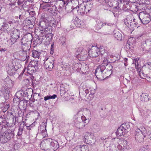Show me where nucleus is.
Here are the masks:
<instances>
[{
  "label": "nucleus",
  "instance_id": "nucleus-1",
  "mask_svg": "<svg viewBox=\"0 0 151 151\" xmlns=\"http://www.w3.org/2000/svg\"><path fill=\"white\" fill-rule=\"evenodd\" d=\"M107 53L104 52L102 55V60L104 63L99 65L96 68L95 74L98 78L103 79L108 76L110 71L112 69V66L110 63L108 64L109 61L107 56Z\"/></svg>",
  "mask_w": 151,
  "mask_h": 151
},
{
  "label": "nucleus",
  "instance_id": "nucleus-2",
  "mask_svg": "<svg viewBox=\"0 0 151 151\" xmlns=\"http://www.w3.org/2000/svg\"><path fill=\"white\" fill-rule=\"evenodd\" d=\"M88 52L82 47H78L75 49V55L79 59L80 58L81 59L84 60L86 59L88 57Z\"/></svg>",
  "mask_w": 151,
  "mask_h": 151
},
{
  "label": "nucleus",
  "instance_id": "nucleus-3",
  "mask_svg": "<svg viewBox=\"0 0 151 151\" xmlns=\"http://www.w3.org/2000/svg\"><path fill=\"white\" fill-rule=\"evenodd\" d=\"M51 139H45L43 140L40 144V147L41 149L47 151H52L50 140Z\"/></svg>",
  "mask_w": 151,
  "mask_h": 151
},
{
  "label": "nucleus",
  "instance_id": "nucleus-4",
  "mask_svg": "<svg viewBox=\"0 0 151 151\" xmlns=\"http://www.w3.org/2000/svg\"><path fill=\"white\" fill-rule=\"evenodd\" d=\"M146 12H142L139 13V17L140 20L144 24H147L149 23L151 20L150 15Z\"/></svg>",
  "mask_w": 151,
  "mask_h": 151
},
{
  "label": "nucleus",
  "instance_id": "nucleus-5",
  "mask_svg": "<svg viewBox=\"0 0 151 151\" xmlns=\"http://www.w3.org/2000/svg\"><path fill=\"white\" fill-rule=\"evenodd\" d=\"M111 141L114 143L111 146V151H120L122 150V147L119 144L120 141L118 138L113 139Z\"/></svg>",
  "mask_w": 151,
  "mask_h": 151
},
{
  "label": "nucleus",
  "instance_id": "nucleus-6",
  "mask_svg": "<svg viewBox=\"0 0 151 151\" xmlns=\"http://www.w3.org/2000/svg\"><path fill=\"white\" fill-rule=\"evenodd\" d=\"M100 49L96 46H92L91 49L88 52V55L91 57H96L100 54Z\"/></svg>",
  "mask_w": 151,
  "mask_h": 151
},
{
  "label": "nucleus",
  "instance_id": "nucleus-7",
  "mask_svg": "<svg viewBox=\"0 0 151 151\" xmlns=\"http://www.w3.org/2000/svg\"><path fill=\"white\" fill-rule=\"evenodd\" d=\"M54 58H47L44 60V64L45 68L49 70H51L53 67Z\"/></svg>",
  "mask_w": 151,
  "mask_h": 151
},
{
  "label": "nucleus",
  "instance_id": "nucleus-8",
  "mask_svg": "<svg viewBox=\"0 0 151 151\" xmlns=\"http://www.w3.org/2000/svg\"><path fill=\"white\" fill-rule=\"evenodd\" d=\"M32 40H28L27 38H22L21 41V45L22 49L23 51H27L30 48V41Z\"/></svg>",
  "mask_w": 151,
  "mask_h": 151
},
{
  "label": "nucleus",
  "instance_id": "nucleus-9",
  "mask_svg": "<svg viewBox=\"0 0 151 151\" xmlns=\"http://www.w3.org/2000/svg\"><path fill=\"white\" fill-rule=\"evenodd\" d=\"M14 23L11 21H9L8 22L5 21L0 27V30L2 29L4 31H7V29H11L13 27Z\"/></svg>",
  "mask_w": 151,
  "mask_h": 151
},
{
  "label": "nucleus",
  "instance_id": "nucleus-10",
  "mask_svg": "<svg viewBox=\"0 0 151 151\" xmlns=\"http://www.w3.org/2000/svg\"><path fill=\"white\" fill-rule=\"evenodd\" d=\"M81 88L85 91V93L86 94L89 93L90 95H93L95 93V90L94 89L90 88L86 84H83L81 86Z\"/></svg>",
  "mask_w": 151,
  "mask_h": 151
},
{
  "label": "nucleus",
  "instance_id": "nucleus-11",
  "mask_svg": "<svg viewBox=\"0 0 151 151\" xmlns=\"http://www.w3.org/2000/svg\"><path fill=\"white\" fill-rule=\"evenodd\" d=\"M84 3H82L79 5L75 9H76L78 12L80 14L83 15L87 14L86 12L85 8Z\"/></svg>",
  "mask_w": 151,
  "mask_h": 151
},
{
  "label": "nucleus",
  "instance_id": "nucleus-12",
  "mask_svg": "<svg viewBox=\"0 0 151 151\" xmlns=\"http://www.w3.org/2000/svg\"><path fill=\"white\" fill-rule=\"evenodd\" d=\"M3 83L8 88H12L14 85V82L9 77H7L4 80Z\"/></svg>",
  "mask_w": 151,
  "mask_h": 151
},
{
  "label": "nucleus",
  "instance_id": "nucleus-13",
  "mask_svg": "<svg viewBox=\"0 0 151 151\" xmlns=\"http://www.w3.org/2000/svg\"><path fill=\"white\" fill-rule=\"evenodd\" d=\"M7 69V73L9 75L12 76L15 73L16 71L15 68L12 63H10L8 65Z\"/></svg>",
  "mask_w": 151,
  "mask_h": 151
},
{
  "label": "nucleus",
  "instance_id": "nucleus-14",
  "mask_svg": "<svg viewBox=\"0 0 151 151\" xmlns=\"http://www.w3.org/2000/svg\"><path fill=\"white\" fill-rule=\"evenodd\" d=\"M147 136L145 134L140 133L139 132H136L135 138L136 140L139 142H142L143 141L144 138Z\"/></svg>",
  "mask_w": 151,
  "mask_h": 151
},
{
  "label": "nucleus",
  "instance_id": "nucleus-15",
  "mask_svg": "<svg viewBox=\"0 0 151 151\" xmlns=\"http://www.w3.org/2000/svg\"><path fill=\"white\" fill-rule=\"evenodd\" d=\"M75 125L79 129H82L85 126L84 122L82 121H81L80 118H78L76 122H75Z\"/></svg>",
  "mask_w": 151,
  "mask_h": 151
},
{
  "label": "nucleus",
  "instance_id": "nucleus-16",
  "mask_svg": "<svg viewBox=\"0 0 151 151\" xmlns=\"http://www.w3.org/2000/svg\"><path fill=\"white\" fill-rule=\"evenodd\" d=\"M51 143V146L52 151L55 150H57L59 147V144L58 143V142L56 140H53L51 139L50 140Z\"/></svg>",
  "mask_w": 151,
  "mask_h": 151
},
{
  "label": "nucleus",
  "instance_id": "nucleus-17",
  "mask_svg": "<svg viewBox=\"0 0 151 151\" xmlns=\"http://www.w3.org/2000/svg\"><path fill=\"white\" fill-rule=\"evenodd\" d=\"M137 127V128L135 130L136 132H139L143 134H147L146 130L143 126H141L138 125Z\"/></svg>",
  "mask_w": 151,
  "mask_h": 151
},
{
  "label": "nucleus",
  "instance_id": "nucleus-18",
  "mask_svg": "<svg viewBox=\"0 0 151 151\" xmlns=\"http://www.w3.org/2000/svg\"><path fill=\"white\" fill-rule=\"evenodd\" d=\"M14 132H11L9 133L8 132H5L4 135V140L5 142H7L8 141L10 140L11 139L12 136L14 135Z\"/></svg>",
  "mask_w": 151,
  "mask_h": 151
},
{
  "label": "nucleus",
  "instance_id": "nucleus-19",
  "mask_svg": "<svg viewBox=\"0 0 151 151\" xmlns=\"http://www.w3.org/2000/svg\"><path fill=\"white\" fill-rule=\"evenodd\" d=\"M135 62H136V61ZM135 65L136 68L139 76L140 78H143V77L144 76V74L142 71L141 70L140 65L138 64L137 62V63H135Z\"/></svg>",
  "mask_w": 151,
  "mask_h": 151
},
{
  "label": "nucleus",
  "instance_id": "nucleus-20",
  "mask_svg": "<svg viewBox=\"0 0 151 151\" xmlns=\"http://www.w3.org/2000/svg\"><path fill=\"white\" fill-rule=\"evenodd\" d=\"M84 5L87 13L89 12L93 7V4L91 2H86L84 3Z\"/></svg>",
  "mask_w": 151,
  "mask_h": 151
},
{
  "label": "nucleus",
  "instance_id": "nucleus-21",
  "mask_svg": "<svg viewBox=\"0 0 151 151\" xmlns=\"http://www.w3.org/2000/svg\"><path fill=\"white\" fill-rule=\"evenodd\" d=\"M74 23L76 27H80L82 26L84 24V23L81 21L78 18L76 17L74 21Z\"/></svg>",
  "mask_w": 151,
  "mask_h": 151
},
{
  "label": "nucleus",
  "instance_id": "nucleus-22",
  "mask_svg": "<svg viewBox=\"0 0 151 151\" xmlns=\"http://www.w3.org/2000/svg\"><path fill=\"white\" fill-rule=\"evenodd\" d=\"M121 126L117 129L116 132V134L118 136H121L125 135L126 133L124 131Z\"/></svg>",
  "mask_w": 151,
  "mask_h": 151
},
{
  "label": "nucleus",
  "instance_id": "nucleus-23",
  "mask_svg": "<svg viewBox=\"0 0 151 151\" xmlns=\"http://www.w3.org/2000/svg\"><path fill=\"white\" fill-rule=\"evenodd\" d=\"M141 100L143 101H147L149 100V96L147 93H143L141 95Z\"/></svg>",
  "mask_w": 151,
  "mask_h": 151
},
{
  "label": "nucleus",
  "instance_id": "nucleus-24",
  "mask_svg": "<svg viewBox=\"0 0 151 151\" xmlns=\"http://www.w3.org/2000/svg\"><path fill=\"white\" fill-rule=\"evenodd\" d=\"M26 70V69L25 68L24 69V71H25ZM35 70V69L34 68L30 66L29 64L26 68V71L27 72L30 74H32Z\"/></svg>",
  "mask_w": 151,
  "mask_h": 151
},
{
  "label": "nucleus",
  "instance_id": "nucleus-25",
  "mask_svg": "<svg viewBox=\"0 0 151 151\" xmlns=\"http://www.w3.org/2000/svg\"><path fill=\"white\" fill-rule=\"evenodd\" d=\"M44 125L45 127L43 126H41L40 127V130L41 131V133L43 136L45 137L47 135V131L46 129V124L44 123Z\"/></svg>",
  "mask_w": 151,
  "mask_h": 151
},
{
  "label": "nucleus",
  "instance_id": "nucleus-26",
  "mask_svg": "<svg viewBox=\"0 0 151 151\" xmlns=\"http://www.w3.org/2000/svg\"><path fill=\"white\" fill-rule=\"evenodd\" d=\"M121 126L123 128V129L124 130V131L126 133L128 131V130L130 127L129 126L128 124L126 123L122 124L121 125Z\"/></svg>",
  "mask_w": 151,
  "mask_h": 151
},
{
  "label": "nucleus",
  "instance_id": "nucleus-27",
  "mask_svg": "<svg viewBox=\"0 0 151 151\" xmlns=\"http://www.w3.org/2000/svg\"><path fill=\"white\" fill-rule=\"evenodd\" d=\"M57 97V96L55 94H53L52 96H51L50 95H47L44 97V100L45 101H46L48 100L51 99H54Z\"/></svg>",
  "mask_w": 151,
  "mask_h": 151
},
{
  "label": "nucleus",
  "instance_id": "nucleus-28",
  "mask_svg": "<svg viewBox=\"0 0 151 151\" xmlns=\"http://www.w3.org/2000/svg\"><path fill=\"white\" fill-rule=\"evenodd\" d=\"M33 57L35 58H39L41 53L36 50H34L32 51Z\"/></svg>",
  "mask_w": 151,
  "mask_h": 151
},
{
  "label": "nucleus",
  "instance_id": "nucleus-29",
  "mask_svg": "<svg viewBox=\"0 0 151 151\" xmlns=\"http://www.w3.org/2000/svg\"><path fill=\"white\" fill-rule=\"evenodd\" d=\"M88 69L89 68L88 65H85L81 67V72L83 73H85L88 70Z\"/></svg>",
  "mask_w": 151,
  "mask_h": 151
},
{
  "label": "nucleus",
  "instance_id": "nucleus-30",
  "mask_svg": "<svg viewBox=\"0 0 151 151\" xmlns=\"http://www.w3.org/2000/svg\"><path fill=\"white\" fill-rule=\"evenodd\" d=\"M81 121H82L83 122H84V124L86 123V124L88 123L91 118H90V119L88 117L86 119V117L84 115H83L81 116Z\"/></svg>",
  "mask_w": 151,
  "mask_h": 151
},
{
  "label": "nucleus",
  "instance_id": "nucleus-31",
  "mask_svg": "<svg viewBox=\"0 0 151 151\" xmlns=\"http://www.w3.org/2000/svg\"><path fill=\"white\" fill-rule=\"evenodd\" d=\"M30 66L34 68L35 69L37 68L38 64L37 61H31L29 64Z\"/></svg>",
  "mask_w": 151,
  "mask_h": 151
},
{
  "label": "nucleus",
  "instance_id": "nucleus-32",
  "mask_svg": "<svg viewBox=\"0 0 151 151\" xmlns=\"http://www.w3.org/2000/svg\"><path fill=\"white\" fill-rule=\"evenodd\" d=\"M80 151H88V146L86 145H83L80 146Z\"/></svg>",
  "mask_w": 151,
  "mask_h": 151
},
{
  "label": "nucleus",
  "instance_id": "nucleus-33",
  "mask_svg": "<svg viewBox=\"0 0 151 151\" xmlns=\"http://www.w3.org/2000/svg\"><path fill=\"white\" fill-rule=\"evenodd\" d=\"M132 18L131 17H128L125 20H124V23L128 27H129V23L131 22L132 21Z\"/></svg>",
  "mask_w": 151,
  "mask_h": 151
},
{
  "label": "nucleus",
  "instance_id": "nucleus-34",
  "mask_svg": "<svg viewBox=\"0 0 151 151\" xmlns=\"http://www.w3.org/2000/svg\"><path fill=\"white\" fill-rule=\"evenodd\" d=\"M98 23V26L99 27H98V28L99 29H100L103 26L106 25V22L103 23L100 21H99Z\"/></svg>",
  "mask_w": 151,
  "mask_h": 151
},
{
  "label": "nucleus",
  "instance_id": "nucleus-35",
  "mask_svg": "<svg viewBox=\"0 0 151 151\" xmlns=\"http://www.w3.org/2000/svg\"><path fill=\"white\" fill-rule=\"evenodd\" d=\"M62 67L63 70L70 71V66L68 64H64Z\"/></svg>",
  "mask_w": 151,
  "mask_h": 151
},
{
  "label": "nucleus",
  "instance_id": "nucleus-36",
  "mask_svg": "<svg viewBox=\"0 0 151 151\" xmlns=\"http://www.w3.org/2000/svg\"><path fill=\"white\" fill-rule=\"evenodd\" d=\"M16 32H17V31L16 32V31H15L14 32L13 31V32H11L10 33V37H12V38H15L17 37H18V38L19 37V36L18 34H17Z\"/></svg>",
  "mask_w": 151,
  "mask_h": 151
},
{
  "label": "nucleus",
  "instance_id": "nucleus-37",
  "mask_svg": "<svg viewBox=\"0 0 151 151\" xmlns=\"http://www.w3.org/2000/svg\"><path fill=\"white\" fill-rule=\"evenodd\" d=\"M92 133L89 132H86L84 133V138L86 139H88L91 137Z\"/></svg>",
  "mask_w": 151,
  "mask_h": 151
},
{
  "label": "nucleus",
  "instance_id": "nucleus-38",
  "mask_svg": "<svg viewBox=\"0 0 151 151\" xmlns=\"http://www.w3.org/2000/svg\"><path fill=\"white\" fill-rule=\"evenodd\" d=\"M149 146L147 145H145L139 150V151H149Z\"/></svg>",
  "mask_w": 151,
  "mask_h": 151
},
{
  "label": "nucleus",
  "instance_id": "nucleus-39",
  "mask_svg": "<svg viewBox=\"0 0 151 151\" xmlns=\"http://www.w3.org/2000/svg\"><path fill=\"white\" fill-rule=\"evenodd\" d=\"M135 19H132L131 22L129 23V26H130L131 27H134L136 26V22L135 21Z\"/></svg>",
  "mask_w": 151,
  "mask_h": 151
},
{
  "label": "nucleus",
  "instance_id": "nucleus-40",
  "mask_svg": "<svg viewBox=\"0 0 151 151\" xmlns=\"http://www.w3.org/2000/svg\"><path fill=\"white\" fill-rule=\"evenodd\" d=\"M142 117L144 119L146 120L147 118H149L150 117V116L148 113L146 112L143 114Z\"/></svg>",
  "mask_w": 151,
  "mask_h": 151
},
{
  "label": "nucleus",
  "instance_id": "nucleus-41",
  "mask_svg": "<svg viewBox=\"0 0 151 151\" xmlns=\"http://www.w3.org/2000/svg\"><path fill=\"white\" fill-rule=\"evenodd\" d=\"M44 23H45V22H41L40 23L39 25V28L40 29L42 30L45 29V26H44L43 25H42Z\"/></svg>",
  "mask_w": 151,
  "mask_h": 151
},
{
  "label": "nucleus",
  "instance_id": "nucleus-42",
  "mask_svg": "<svg viewBox=\"0 0 151 151\" xmlns=\"http://www.w3.org/2000/svg\"><path fill=\"white\" fill-rule=\"evenodd\" d=\"M23 130V128L22 127H20L19 129L18 132L17 133V134L19 136H20L22 135V131Z\"/></svg>",
  "mask_w": 151,
  "mask_h": 151
},
{
  "label": "nucleus",
  "instance_id": "nucleus-43",
  "mask_svg": "<svg viewBox=\"0 0 151 151\" xmlns=\"http://www.w3.org/2000/svg\"><path fill=\"white\" fill-rule=\"evenodd\" d=\"M6 21L5 19L4 18H0V27L2 25L4 22Z\"/></svg>",
  "mask_w": 151,
  "mask_h": 151
},
{
  "label": "nucleus",
  "instance_id": "nucleus-44",
  "mask_svg": "<svg viewBox=\"0 0 151 151\" xmlns=\"http://www.w3.org/2000/svg\"><path fill=\"white\" fill-rule=\"evenodd\" d=\"M72 151H80L79 146H76L73 149Z\"/></svg>",
  "mask_w": 151,
  "mask_h": 151
},
{
  "label": "nucleus",
  "instance_id": "nucleus-45",
  "mask_svg": "<svg viewBox=\"0 0 151 151\" xmlns=\"http://www.w3.org/2000/svg\"><path fill=\"white\" fill-rule=\"evenodd\" d=\"M63 38H61L59 40V41L61 42V44L63 45H65V41L63 40Z\"/></svg>",
  "mask_w": 151,
  "mask_h": 151
},
{
  "label": "nucleus",
  "instance_id": "nucleus-46",
  "mask_svg": "<svg viewBox=\"0 0 151 151\" xmlns=\"http://www.w3.org/2000/svg\"><path fill=\"white\" fill-rule=\"evenodd\" d=\"M24 1V0H18L17 2L18 5H21V4L23 3Z\"/></svg>",
  "mask_w": 151,
  "mask_h": 151
},
{
  "label": "nucleus",
  "instance_id": "nucleus-47",
  "mask_svg": "<svg viewBox=\"0 0 151 151\" xmlns=\"http://www.w3.org/2000/svg\"><path fill=\"white\" fill-rule=\"evenodd\" d=\"M147 134L148 136V138L151 140V132L148 131Z\"/></svg>",
  "mask_w": 151,
  "mask_h": 151
},
{
  "label": "nucleus",
  "instance_id": "nucleus-48",
  "mask_svg": "<svg viewBox=\"0 0 151 151\" xmlns=\"http://www.w3.org/2000/svg\"><path fill=\"white\" fill-rule=\"evenodd\" d=\"M92 128L93 129L97 130L98 129V126L96 124H94L93 125Z\"/></svg>",
  "mask_w": 151,
  "mask_h": 151
},
{
  "label": "nucleus",
  "instance_id": "nucleus-49",
  "mask_svg": "<svg viewBox=\"0 0 151 151\" xmlns=\"http://www.w3.org/2000/svg\"><path fill=\"white\" fill-rule=\"evenodd\" d=\"M83 114V110H81L80 111H78L77 113V115H81Z\"/></svg>",
  "mask_w": 151,
  "mask_h": 151
},
{
  "label": "nucleus",
  "instance_id": "nucleus-50",
  "mask_svg": "<svg viewBox=\"0 0 151 151\" xmlns=\"http://www.w3.org/2000/svg\"><path fill=\"white\" fill-rule=\"evenodd\" d=\"M51 37V38H52L53 37V35L51 33L48 34L47 35H46L45 37L47 38H49L50 37Z\"/></svg>",
  "mask_w": 151,
  "mask_h": 151
},
{
  "label": "nucleus",
  "instance_id": "nucleus-51",
  "mask_svg": "<svg viewBox=\"0 0 151 151\" xmlns=\"http://www.w3.org/2000/svg\"><path fill=\"white\" fill-rule=\"evenodd\" d=\"M106 25L110 27L114 26L115 24L114 23H110L108 22H106Z\"/></svg>",
  "mask_w": 151,
  "mask_h": 151
},
{
  "label": "nucleus",
  "instance_id": "nucleus-52",
  "mask_svg": "<svg viewBox=\"0 0 151 151\" xmlns=\"http://www.w3.org/2000/svg\"><path fill=\"white\" fill-rule=\"evenodd\" d=\"M12 40H14V39L11 40L10 39H9L7 41L10 44L12 45L14 43V42H12Z\"/></svg>",
  "mask_w": 151,
  "mask_h": 151
},
{
  "label": "nucleus",
  "instance_id": "nucleus-53",
  "mask_svg": "<svg viewBox=\"0 0 151 151\" xmlns=\"http://www.w3.org/2000/svg\"><path fill=\"white\" fill-rule=\"evenodd\" d=\"M86 111H87V112L88 113V117H91V113L90 111L88 109H86Z\"/></svg>",
  "mask_w": 151,
  "mask_h": 151
},
{
  "label": "nucleus",
  "instance_id": "nucleus-54",
  "mask_svg": "<svg viewBox=\"0 0 151 151\" xmlns=\"http://www.w3.org/2000/svg\"><path fill=\"white\" fill-rule=\"evenodd\" d=\"M130 39H132V38H129V40H128L127 42V44H128L129 46H130V45H131L132 44V43L130 42Z\"/></svg>",
  "mask_w": 151,
  "mask_h": 151
},
{
  "label": "nucleus",
  "instance_id": "nucleus-55",
  "mask_svg": "<svg viewBox=\"0 0 151 151\" xmlns=\"http://www.w3.org/2000/svg\"><path fill=\"white\" fill-rule=\"evenodd\" d=\"M6 50L5 48H4V49H3L2 48H0V51L4 52L5 51H6Z\"/></svg>",
  "mask_w": 151,
  "mask_h": 151
},
{
  "label": "nucleus",
  "instance_id": "nucleus-56",
  "mask_svg": "<svg viewBox=\"0 0 151 151\" xmlns=\"http://www.w3.org/2000/svg\"><path fill=\"white\" fill-rule=\"evenodd\" d=\"M25 126H26L27 127V129L28 130H29L30 129V127H29V126H27V124H25Z\"/></svg>",
  "mask_w": 151,
  "mask_h": 151
},
{
  "label": "nucleus",
  "instance_id": "nucleus-57",
  "mask_svg": "<svg viewBox=\"0 0 151 151\" xmlns=\"http://www.w3.org/2000/svg\"><path fill=\"white\" fill-rule=\"evenodd\" d=\"M54 45V44H53L51 45L50 50H54V47L53 45Z\"/></svg>",
  "mask_w": 151,
  "mask_h": 151
},
{
  "label": "nucleus",
  "instance_id": "nucleus-58",
  "mask_svg": "<svg viewBox=\"0 0 151 151\" xmlns=\"http://www.w3.org/2000/svg\"><path fill=\"white\" fill-rule=\"evenodd\" d=\"M148 77H149V78H151V72L149 73Z\"/></svg>",
  "mask_w": 151,
  "mask_h": 151
},
{
  "label": "nucleus",
  "instance_id": "nucleus-59",
  "mask_svg": "<svg viewBox=\"0 0 151 151\" xmlns=\"http://www.w3.org/2000/svg\"><path fill=\"white\" fill-rule=\"evenodd\" d=\"M19 18L20 19H22V16L21 15V14H20L19 15Z\"/></svg>",
  "mask_w": 151,
  "mask_h": 151
},
{
  "label": "nucleus",
  "instance_id": "nucleus-60",
  "mask_svg": "<svg viewBox=\"0 0 151 151\" xmlns=\"http://www.w3.org/2000/svg\"><path fill=\"white\" fill-rule=\"evenodd\" d=\"M50 53L51 54H53L54 53V50H50Z\"/></svg>",
  "mask_w": 151,
  "mask_h": 151
},
{
  "label": "nucleus",
  "instance_id": "nucleus-61",
  "mask_svg": "<svg viewBox=\"0 0 151 151\" xmlns=\"http://www.w3.org/2000/svg\"><path fill=\"white\" fill-rule=\"evenodd\" d=\"M151 64V63H150V62H148V63H147L146 64V65H150Z\"/></svg>",
  "mask_w": 151,
  "mask_h": 151
},
{
  "label": "nucleus",
  "instance_id": "nucleus-62",
  "mask_svg": "<svg viewBox=\"0 0 151 151\" xmlns=\"http://www.w3.org/2000/svg\"><path fill=\"white\" fill-rule=\"evenodd\" d=\"M60 1H62L63 4L64 5H65V2L63 0H60Z\"/></svg>",
  "mask_w": 151,
  "mask_h": 151
},
{
  "label": "nucleus",
  "instance_id": "nucleus-63",
  "mask_svg": "<svg viewBox=\"0 0 151 151\" xmlns=\"http://www.w3.org/2000/svg\"><path fill=\"white\" fill-rule=\"evenodd\" d=\"M127 60H128L127 58H125L124 59V61H125V62H127Z\"/></svg>",
  "mask_w": 151,
  "mask_h": 151
},
{
  "label": "nucleus",
  "instance_id": "nucleus-64",
  "mask_svg": "<svg viewBox=\"0 0 151 151\" xmlns=\"http://www.w3.org/2000/svg\"><path fill=\"white\" fill-rule=\"evenodd\" d=\"M123 142L124 143V144H127V141L126 140H124V141Z\"/></svg>",
  "mask_w": 151,
  "mask_h": 151
}]
</instances>
